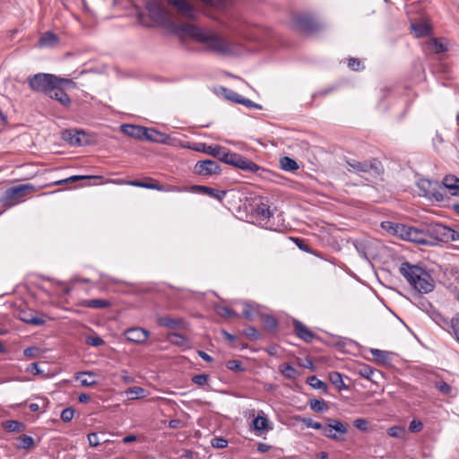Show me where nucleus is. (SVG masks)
<instances>
[{
  "label": "nucleus",
  "instance_id": "obj_1",
  "mask_svg": "<svg viewBox=\"0 0 459 459\" xmlns=\"http://www.w3.org/2000/svg\"><path fill=\"white\" fill-rule=\"evenodd\" d=\"M173 31L179 38L189 36L194 40L204 44L207 50L219 55L229 56L233 53L231 43L219 36L212 30L185 23L176 25Z\"/></svg>",
  "mask_w": 459,
  "mask_h": 459
},
{
  "label": "nucleus",
  "instance_id": "obj_2",
  "mask_svg": "<svg viewBox=\"0 0 459 459\" xmlns=\"http://www.w3.org/2000/svg\"><path fill=\"white\" fill-rule=\"evenodd\" d=\"M399 272L418 292L427 294L434 290L435 281L424 268L405 261L401 264Z\"/></svg>",
  "mask_w": 459,
  "mask_h": 459
},
{
  "label": "nucleus",
  "instance_id": "obj_3",
  "mask_svg": "<svg viewBox=\"0 0 459 459\" xmlns=\"http://www.w3.org/2000/svg\"><path fill=\"white\" fill-rule=\"evenodd\" d=\"M33 190L35 186L29 183L8 187L0 197V204L5 209L11 208L23 202Z\"/></svg>",
  "mask_w": 459,
  "mask_h": 459
},
{
  "label": "nucleus",
  "instance_id": "obj_4",
  "mask_svg": "<svg viewBox=\"0 0 459 459\" xmlns=\"http://www.w3.org/2000/svg\"><path fill=\"white\" fill-rule=\"evenodd\" d=\"M167 3L173 6L178 14L183 18L189 20H197L200 13L197 9H195L192 4H190L186 0H166ZM206 5L212 7H221L223 5L222 0H200Z\"/></svg>",
  "mask_w": 459,
  "mask_h": 459
},
{
  "label": "nucleus",
  "instance_id": "obj_5",
  "mask_svg": "<svg viewBox=\"0 0 459 459\" xmlns=\"http://www.w3.org/2000/svg\"><path fill=\"white\" fill-rule=\"evenodd\" d=\"M58 77L51 74L39 73L28 77L29 87L36 92L47 94L50 91L54 83L57 82Z\"/></svg>",
  "mask_w": 459,
  "mask_h": 459
},
{
  "label": "nucleus",
  "instance_id": "obj_6",
  "mask_svg": "<svg viewBox=\"0 0 459 459\" xmlns=\"http://www.w3.org/2000/svg\"><path fill=\"white\" fill-rule=\"evenodd\" d=\"M417 186L420 191V195L437 202L444 200V195L440 191L442 186L438 181L420 178L417 182Z\"/></svg>",
  "mask_w": 459,
  "mask_h": 459
},
{
  "label": "nucleus",
  "instance_id": "obj_7",
  "mask_svg": "<svg viewBox=\"0 0 459 459\" xmlns=\"http://www.w3.org/2000/svg\"><path fill=\"white\" fill-rule=\"evenodd\" d=\"M62 139L71 146H87L93 143L91 136L83 130L65 129L62 132Z\"/></svg>",
  "mask_w": 459,
  "mask_h": 459
},
{
  "label": "nucleus",
  "instance_id": "obj_8",
  "mask_svg": "<svg viewBox=\"0 0 459 459\" xmlns=\"http://www.w3.org/2000/svg\"><path fill=\"white\" fill-rule=\"evenodd\" d=\"M400 230L402 239L425 246L434 245V241L428 238V231L424 232L423 230L408 225H404L403 228H400Z\"/></svg>",
  "mask_w": 459,
  "mask_h": 459
},
{
  "label": "nucleus",
  "instance_id": "obj_9",
  "mask_svg": "<svg viewBox=\"0 0 459 459\" xmlns=\"http://www.w3.org/2000/svg\"><path fill=\"white\" fill-rule=\"evenodd\" d=\"M353 245L359 253V256L370 263L372 259L376 258L378 255L377 242L370 239H356Z\"/></svg>",
  "mask_w": 459,
  "mask_h": 459
},
{
  "label": "nucleus",
  "instance_id": "obj_10",
  "mask_svg": "<svg viewBox=\"0 0 459 459\" xmlns=\"http://www.w3.org/2000/svg\"><path fill=\"white\" fill-rule=\"evenodd\" d=\"M146 9L149 16L160 24H164L169 21V13L163 4L157 0H151L146 4Z\"/></svg>",
  "mask_w": 459,
  "mask_h": 459
},
{
  "label": "nucleus",
  "instance_id": "obj_11",
  "mask_svg": "<svg viewBox=\"0 0 459 459\" xmlns=\"http://www.w3.org/2000/svg\"><path fill=\"white\" fill-rule=\"evenodd\" d=\"M221 167L212 160H199L194 167V173L198 176H212L221 174Z\"/></svg>",
  "mask_w": 459,
  "mask_h": 459
},
{
  "label": "nucleus",
  "instance_id": "obj_12",
  "mask_svg": "<svg viewBox=\"0 0 459 459\" xmlns=\"http://www.w3.org/2000/svg\"><path fill=\"white\" fill-rule=\"evenodd\" d=\"M234 167H236L241 170H244V171L254 172V173L261 172V173H259V175L261 177H264V174L269 172L265 169L261 168L259 165H257L251 160H249L240 154H238L236 161L234 163Z\"/></svg>",
  "mask_w": 459,
  "mask_h": 459
},
{
  "label": "nucleus",
  "instance_id": "obj_13",
  "mask_svg": "<svg viewBox=\"0 0 459 459\" xmlns=\"http://www.w3.org/2000/svg\"><path fill=\"white\" fill-rule=\"evenodd\" d=\"M447 232L449 227L441 223L431 224L428 229V238L434 241V245L436 242H448Z\"/></svg>",
  "mask_w": 459,
  "mask_h": 459
},
{
  "label": "nucleus",
  "instance_id": "obj_14",
  "mask_svg": "<svg viewBox=\"0 0 459 459\" xmlns=\"http://www.w3.org/2000/svg\"><path fill=\"white\" fill-rule=\"evenodd\" d=\"M124 334L128 342L143 343L147 340L149 332L141 327H133L126 330Z\"/></svg>",
  "mask_w": 459,
  "mask_h": 459
},
{
  "label": "nucleus",
  "instance_id": "obj_15",
  "mask_svg": "<svg viewBox=\"0 0 459 459\" xmlns=\"http://www.w3.org/2000/svg\"><path fill=\"white\" fill-rule=\"evenodd\" d=\"M51 99L57 100L64 107H68L71 104V99L57 82L54 83L53 89L47 93Z\"/></svg>",
  "mask_w": 459,
  "mask_h": 459
},
{
  "label": "nucleus",
  "instance_id": "obj_16",
  "mask_svg": "<svg viewBox=\"0 0 459 459\" xmlns=\"http://www.w3.org/2000/svg\"><path fill=\"white\" fill-rule=\"evenodd\" d=\"M120 129L126 135L138 140H143L146 134V127L142 126L125 124L121 126Z\"/></svg>",
  "mask_w": 459,
  "mask_h": 459
},
{
  "label": "nucleus",
  "instance_id": "obj_17",
  "mask_svg": "<svg viewBox=\"0 0 459 459\" xmlns=\"http://www.w3.org/2000/svg\"><path fill=\"white\" fill-rule=\"evenodd\" d=\"M296 24L299 30L304 32H313L319 30L318 23L307 16H299L296 19Z\"/></svg>",
  "mask_w": 459,
  "mask_h": 459
},
{
  "label": "nucleus",
  "instance_id": "obj_18",
  "mask_svg": "<svg viewBox=\"0 0 459 459\" xmlns=\"http://www.w3.org/2000/svg\"><path fill=\"white\" fill-rule=\"evenodd\" d=\"M293 325L295 333L299 339L306 342H311L313 341L315 334L304 324L299 320H294Z\"/></svg>",
  "mask_w": 459,
  "mask_h": 459
},
{
  "label": "nucleus",
  "instance_id": "obj_19",
  "mask_svg": "<svg viewBox=\"0 0 459 459\" xmlns=\"http://www.w3.org/2000/svg\"><path fill=\"white\" fill-rule=\"evenodd\" d=\"M192 188L195 191H198L202 194H205V195H209L210 197H212L221 202L224 199V197L226 196V194H227V192L225 190H219V189L212 188V187L206 186L197 185V186H194Z\"/></svg>",
  "mask_w": 459,
  "mask_h": 459
},
{
  "label": "nucleus",
  "instance_id": "obj_20",
  "mask_svg": "<svg viewBox=\"0 0 459 459\" xmlns=\"http://www.w3.org/2000/svg\"><path fill=\"white\" fill-rule=\"evenodd\" d=\"M157 323L159 325L169 328V329H178L184 325V320L182 318L170 317L169 316H159L157 318Z\"/></svg>",
  "mask_w": 459,
  "mask_h": 459
},
{
  "label": "nucleus",
  "instance_id": "obj_21",
  "mask_svg": "<svg viewBox=\"0 0 459 459\" xmlns=\"http://www.w3.org/2000/svg\"><path fill=\"white\" fill-rule=\"evenodd\" d=\"M347 164L350 167L349 170L353 171L355 173H368L372 169H375L376 167L373 164L368 162H359L355 160H347Z\"/></svg>",
  "mask_w": 459,
  "mask_h": 459
},
{
  "label": "nucleus",
  "instance_id": "obj_22",
  "mask_svg": "<svg viewBox=\"0 0 459 459\" xmlns=\"http://www.w3.org/2000/svg\"><path fill=\"white\" fill-rule=\"evenodd\" d=\"M169 138V136L164 133H161L154 128L146 127V134L143 140H148L153 143H165Z\"/></svg>",
  "mask_w": 459,
  "mask_h": 459
},
{
  "label": "nucleus",
  "instance_id": "obj_23",
  "mask_svg": "<svg viewBox=\"0 0 459 459\" xmlns=\"http://www.w3.org/2000/svg\"><path fill=\"white\" fill-rule=\"evenodd\" d=\"M58 41L59 39L56 33L52 31H46L40 36L38 45L39 48H48L55 46Z\"/></svg>",
  "mask_w": 459,
  "mask_h": 459
},
{
  "label": "nucleus",
  "instance_id": "obj_24",
  "mask_svg": "<svg viewBox=\"0 0 459 459\" xmlns=\"http://www.w3.org/2000/svg\"><path fill=\"white\" fill-rule=\"evenodd\" d=\"M194 151L204 152L212 157H216L220 155L219 151L221 150V145H208L204 143H195L192 147Z\"/></svg>",
  "mask_w": 459,
  "mask_h": 459
},
{
  "label": "nucleus",
  "instance_id": "obj_25",
  "mask_svg": "<svg viewBox=\"0 0 459 459\" xmlns=\"http://www.w3.org/2000/svg\"><path fill=\"white\" fill-rule=\"evenodd\" d=\"M428 316L433 320L437 325L445 330H448L450 320H447L438 310L435 307L430 309Z\"/></svg>",
  "mask_w": 459,
  "mask_h": 459
},
{
  "label": "nucleus",
  "instance_id": "obj_26",
  "mask_svg": "<svg viewBox=\"0 0 459 459\" xmlns=\"http://www.w3.org/2000/svg\"><path fill=\"white\" fill-rule=\"evenodd\" d=\"M443 186L445 188L451 190V195L459 196V178L448 175L443 179Z\"/></svg>",
  "mask_w": 459,
  "mask_h": 459
},
{
  "label": "nucleus",
  "instance_id": "obj_27",
  "mask_svg": "<svg viewBox=\"0 0 459 459\" xmlns=\"http://www.w3.org/2000/svg\"><path fill=\"white\" fill-rule=\"evenodd\" d=\"M427 48L435 54H441L447 51V46L445 41L433 38L427 42Z\"/></svg>",
  "mask_w": 459,
  "mask_h": 459
},
{
  "label": "nucleus",
  "instance_id": "obj_28",
  "mask_svg": "<svg viewBox=\"0 0 459 459\" xmlns=\"http://www.w3.org/2000/svg\"><path fill=\"white\" fill-rule=\"evenodd\" d=\"M219 153H220V155L216 156L215 158L219 159L221 161L224 162L225 164L234 166V163L236 161V159H237V156L238 153L232 152L222 146H221V150L219 151Z\"/></svg>",
  "mask_w": 459,
  "mask_h": 459
},
{
  "label": "nucleus",
  "instance_id": "obj_29",
  "mask_svg": "<svg viewBox=\"0 0 459 459\" xmlns=\"http://www.w3.org/2000/svg\"><path fill=\"white\" fill-rule=\"evenodd\" d=\"M2 427L8 432L18 433V432L23 431L25 429L24 423L18 421V420H8L3 421Z\"/></svg>",
  "mask_w": 459,
  "mask_h": 459
},
{
  "label": "nucleus",
  "instance_id": "obj_30",
  "mask_svg": "<svg viewBox=\"0 0 459 459\" xmlns=\"http://www.w3.org/2000/svg\"><path fill=\"white\" fill-rule=\"evenodd\" d=\"M411 29L417 38L425 37L430 33V27L425 22H414L411 24Z\"/></svg>",
  "mask_w": 459,
  "mask_h": 459
},
{
  "label": "nucleus",
  "instance_id": "obj_31",
  "mask_svg": "<svg viewBox=\"0 0 459 459\" xmlns=\"http://www.w3.org/2000/svg\"><path fill=\"white\" fill-rule=\"evenodd\" d=\"M76 379H78L82 386H92L97 384L94 374L91 371L78 373Z\"/></svg>",
  "mask_w": 459,
  "mask_h": 459
},
{
  "label": "nucleus",
  "instance_id": "obj_32",
  "mask_svg": "<svg viewBox=\"0 0 459 459\" xmlns=\"http://www.w3.org/2000/svg\"><path fill=\"white\" fill-rule=\"evenodd\" d=\"M82 305L85 307L91 308H106L110 306V302L106 299H92L83 300Z\"/></svg>",
  "mask_w": 459,
  "mask_h": 459
},
{
  "label": "nucleus",
  "instance_id": "obj_33",
  "mask_svg": "<svg viewBox=\"0 0 459 459\" xmlns=\"http://www.w3.org/2000/svg\"><path fill=\"white\" fill-rule=\"evenodd\" d=\"M329 380L330 382L338 389V390H346L348 386L344 384L342 376L341 373L337 371H333L329 373Z\"/></svg>",
  "mask_w": 459,
  "mask_h": 459
},
{
  "label": "nucleus",
  "instance_id": "obj_34",
  "mask_svg": "<svg viewBox=\"0 0 459 459\" xmlns=\"http://www.w3.org/2000/svg\"><path fill=\"white\" fill-rule=\"evenodd\" d=\"M279 371L288 379H296L299 377L298 370L289 363L281 365Z\"/></svg>",
  "mask_w": 459,
  "mask_h": 459
},
{
  "label": "nucleus",
  "instance_id": "obj_35",
  "mask_svg": "<svg viewBox=\"0 0 459 459\" xmlns=\"http://www.w3.org/2000/svg\"><path fill=\"white\" fill-rule=\"evenodd\" d=\"M22 321L33 325H42L45 324V319L42 316H34L32 313H22L20 315Z\"/></svg>",
  "mask_w": 459,
  "mask_h": 459
},
{
  "label": "nucleus",
  "instance_id": "obj_36",
  "mask_svg": "<svg viewBox=\"0 0 459 459\" xmlns=\"http://www.w3.org/2000/svg\"><path fill=\"white\" fill-rule=\"evenodd\" d=\"M357 373L362 377L370 380L372 382H377L373 377L375 375V370L367 364L359 365L357 369Z\"/></svg>",
  "mask_w": 459,
  "mask_h": 459
},
{
  "label": "nucleus",
  "instance_id": "obj_37",
  "mask_svg": "<svg viewBox=\"0 0 459 459\" xmlns=\"http://www.w3.org/2000/svg\"><path fill=\"white\" fill-rule=\"evenodd\" d=\"M404 224L395 223L392 221H383L381 227L385 230L388 233L401 238V230Z\"/></svg>",
  "mask_w": 459,
  "mask_h": 459
},
{
  "label": "nucleus",
  "instance_id": "obj_38",
  "mask_svg": "<svg viewBox=\"0 0 459 459\" xmlns=\"http://www.w3.org/2000/svg\"><path fill=\"white\" fill-rule=\"evenodd\" d=\"M255 212L263 219H269L273 215V211L270 209V205L264 202H261L256 205Z\"/></svg>",
  "mask_w": 459,
  "mask_h": 459
},
{
  "label": "nucleus",
  "instance_id": "obj_39",
  "mask_svg": "<svg viewBox=\"0 0 459 459\" xmlns=\"http://www.w3.org/2000/svg\"><path fill=\"white\" fill-rule=\"evenodd\" d=\"M370 353L373 355L375 360L381 364H385L390 359V352L378 350V349H370Z\"/></svg>",
  "mask_w": 459,
  "mask_h": 459
},
{
  "label": "nucleus",
  "instance_id": "obj_40",
  "mask_svg": "<svg viewBox=\"0 0 459 459\" xmlns=\"http://www.w3.org/2000/svg\"><path fill=\"white\" fill-rule=\"evenodd\" d=\"M447 332L459 342V313L451 318Z\"/></svg>",
  "mask_w": 459,
  "mask_h": 459
},
{
  "label": "nucleus",
  "instance_id": "obj_41",
  "mask_svg": "<svg viewBox=\"0 0 459 459\" xmlns=\"http://www.w3.org/2000/svg\"><path fill=\"white\" fill-rule=\"evenodd\" d=\"M281 168L285 171H294L299 169L298 163L292 158L284 156L280 160Z\"/></svg>",
  "mask_w": 459,
  "mask_h": 459
},
{
  "label": "nucleus",
  "instance_id": "obj_42",
  "mask_svg": "<svg viewBox=\"0 0 459 459\" xmlns=\"http://www.w3.org/2000/svg\"><path fill=\"white\" fill-rule=\"evenodd\" d=\"M261 319L263 321V325H264V329H266L268 331L274 330L278 325V322H277L276 318L273 316L262 315Z\"/></svg>",
  "mask_w": 459,
  "mask_h": 459
},
{
  "label": "nucleus",
  "instance_id": "obj_43",
  "mask_svg": "<svg viewBox=\"0 0 459 459\" xmlns=\"http://www.w3.org/2000/svg\"><path fill=\"white\" fill-rule=\"evenodd\" d=\"M18 449H29L34 446V438L31 436L22 435L19 437Z\"/></svg>",
  "mask_w": 459,
  "mask_h": 459
},
{
  "label": "nucleus",
  "instance_id": "obj_44",
  "mask_svg": "<svg viewBox=\"0 0 459 459\" xmlns=\"http://www.w3.org/2000/svg\"><path fill=\"white\" fill-rule=\"evenodd\" d=\"M311 410L316 412H323L328 409V405L324 400L314 399L309 402Z\"/></svg>",
  "mask_w": 459,
  "mask_h": 459
},
{
  "label": "nucleus",
  "instance_id": "obj_45",
  "mask_svg": "<svg viewBox=\"0 0 459 459\" xmlns=\"http://www.w3.org/2000/svg\"><path fill=\"white\" fill-rule=\"evenodd\" d=\"M257 313L256 307L248 303H244V308H243V316L245 318H247L249 321L254 320L255 314Z\"/></svg>",
  "mask_w": 459,
  "mask_h": 459
},
{
  "label": "nucleus",
  "instance_id": "obj_46",
  "mask_svg": "<svg viewBox=\"0 0 459 459\" xmlns=\"http://www.w3.org/2000/svg\"><path fill=\"white\" fill-rule=\"evenodd\" d=\"M126 393L129 399L143 398L145 395V390L140 386L130 387Z\"/></svg>",
  "mask_w": 459,
  "mask_h": 459
},
{
  "label": "nucleus",
  "instance_id": "obj_47",
  "mask_svg": "<svg viewBox=\"0 0 459 459\" xmlns=\"http://www.w3.org/2000/svg\"><path fill=\"white\" fill-rule=\"evenodd\" d=\"M307 383L314 389L325 390L326 389V384L318 379L316 376H310L307 378Z\"/></svg>",
  "mask_w": 459,
  "mask_h": 459
},
{
  "label": "nucleus",
  "instance_id": "obj_48",
  "mask_svg": "<svg viewBox=\"0 0 459 459\" xmlns=\"http://www.w3.org/2000/svg\"><path fill=\"white\" fill-rule=\"evenodd\" d=\"M268 424V419L264 416L258 415L253 420L254 429L257 431L266 429Z\"/></svg>",
  "mask_w": 459,
  "mask_h": 459
},
{
  "label": "nucleus",
  "instance_id": "obj_49",
  "mask_svg": "<svg viewBox=\"0 0 459 459\" xmlns=\"http://www.w3.org/2000/svg\"><path fill=\"white\" fill-rule=\"evenodd\" d=\"M327 422H329V427L333 429L336 432L340 434H345L347 432V428L342 421L334 419H327Z\"/></svg>",
  "mask_w": 459,
  "mask_h": 459
},
{
  "label": "nucleus",
  "instance_id": "obj_50",
  "mask_svg": "<svg viewBox=\"0 0 459 459\" xmlns=\"http://www.w3.org/2000/svg\"><path fill=\"white\" fill-rule=\"evenodd\" d=\"M216 312L219 316L224 318H230L233 316H237V314L226 306H218L216 307Z\"/></svg>",
  "mask_w": 459,
  "mask_h": 459
},
{
  "label": "nucleus",
  "instance_id": "obj_51",
  "mask_svg": "<svg viewBox=\"0 0 459 459\" xmlns=\"http://www.w3.org/2000/svg\"><path fill=\"white\" fill-rule=\"evenodd\" d=\"M85 342L93 347H99L105 343L104 340L99 335H89L86 337Z\"/></svg>",
  "mask_w": 459,
  "mask_h": 459
},
{
  "label": "nucleus",
  "instance_id": "obj_52",
  "mask_svg": "<svg viewBox=\"0 0 459 459\" xmlns=\"http://www.w3.org/2000/svg\"><path fill=\"white\" fill-rule=\"evenodd\" d=\"M243 334L246 335L252 341H256L259 339V333L257 329L254 326H248L243 330Z\"/></svg>",
  "mask_w": 459,
  "mask_h": 459
},
{
  "label": "nucleus",
  "instance_id": "obj_53",
  "mask_svg": "<svg viewBox=\"0 0 459 459\" xmlns=\"http://www.w3.org/2000/svg\"><path fill=\"white\" fill-rule=\"evenodd\" d=\"M75 413V410L73 407H66L61 412V420L64 422H70Z\"/></svg>",
  "mask_w": 459,
  "mask_h": 459
},
{
  "label": "nucleus",
  "instance_id": "obj_54",
  "mask_svg": "<svg viewBox=\"0 0 459 459\" xmlns=\"http://www.w3.org/2000/svg\"><path fill=\"white\" fill-rule=\"evenodd\" d=\"M227 368L230 370L235 371V372H242L244 371V368L242 366V362L238 359H230L226 364Z\"/></svg>",
  "mask_w": 459,
  "mask_h": 459
},
{
  "label": "nucleus",
  "instance_id": "obj_55",
  "mask_svg": "<svg viewBox=\"0 0 459 459\" xmlns=\"http://www.w3.org/2000/svg\"><path fill=\"white\" fill-rule=\"evenodd\" d=\"M222 91L225 93V98L227 100H231L232 102H235V103H238L242 97L241 95H239L238 93H237L236 91H234L232 90L222 88Z\"/></svg>",
  "mask_w": 459,
  "mask_h": 459
},
{
  "label": "nucleus",
  "instance_id": "obj_56",
  "mask_svg": "<svg viewBox=\"0 0 459 459\" xmlns=\"http://www.w3.org/2000/svg\"><path fill=\"white\" fill-rule=\"evenodd\" d=\"M348 66L353 71H360L364 69V65L361 61L355 57H351L348 59Z\"/></svg>",
  "mask_w": 459,
  "mask_h": 459
},
{
  "label": "nucleus",
  "instance_id": "obj_57",
  "mask_svg": "<svg viewBox=\"0 0 459 459\" xmlns=\"http://www.w3.org/2000/svg\"><path fill=\"white\" fill-rule=\"evenodd\" d=\"M209 376L206 374H198L192 377V381L200 386H204L208 383Z\"/></svg>",
  "mask_w": 459,
  "mask_h": 459
},
{
  "label": "nucleus",
  "instance_id": "obj_58",
  "mask_svg": "<svg viewBox=\"0 0 459 459\" xmlns=\"http://www.w3.org/2000/svg\"><path fill=\"white\" fill-rule=\"evenodd\" d=\"M435 387L444 394H449L452 391L451 386L445 381L436 382Z\"/></svg>",
  "mask_w": 459,
  "mask_h": 459
},
{
  "label": "nucleus",
  "instance_id": "obj_59",
  "mask_svg": "<svg viewBox=\"0 0 459 459\" xmlns=\"http://www.w3.org/2000/svg\"><path fill=\"white\" fill-rule=\"evenodd\" d=\"M57 84L60 85V87H62L63 89L64 87H66L68 89L76 88V83L72 79L58 77Z\"/></svg>",
  "mask_w": 459,
  "mask_h": 459
},
{
  "label": "nucleus",
  "instance_id": "obj_60",
  "mask_svg": "<svg viewBox=\"0 0 459 459\" xmlns=\"http://www.w3.org/2000/svg\"><path fill=\"white\" fill-rule=\"evenodd\" d=\"M404 433V429L399 426H394L388 429L387 434L391 437H400Z\"/></svg>",
  "mask_w": 459,
  "mask_h": 459
},
{
  "label": "nucleus",
  "instance_id": "obj_61",
  "mask_svg": "<svg viewBox=\"0 0 459 459\" xmlns=\"http://www.w3.org/2000/svg\"><path fill=\"white\" fill-rule=\"evenodd\" d=\"M238 104H242V105H244L247 108H257V109L262 108V106L260 104L255 103L251 100L246 99L243 96L241 97Z\"/></svg>",
  "mask_w": 459,
  "mask_h": 459
},
{
  "label": "nucleus",
  "instance_id": "obj_62",
  "mask_svg": "<svg viewBox=\"0 0 459 459\" xmlns=\"http://www.w3.org/2000/svg\"><path fill=\"white\" fill-rule=\"evenodd\" d=\"M423 429V423L418 420H412L409 425V430L411 432H419Z\"/></svg>",
  "mask_w": 459,
  "mask_h": 459
},
{
  "label": "nucleus",
  "instance_id": "obj_63",
  "mask_svg": "<svg viewBox=\"0 0 459 459\" xmlns=\"http://www.w3.org/2000/svg\"><path fill=\"white\" fill-rule=\"evenodd\" d=\"M87 438L89 441V445L91 446L96 447L100 444V440L97 433L93 432V433L88 434Z\"/></svg>",
  "mask_w": 459,
  "mask_h": 459
},
{
  "label": "nucleus",
  "instance_id": "obj_64",
  "mask_svg": "<svg viewBox=\"0 0 459 459\" xmlns=\"http://www.w3.org/2000/svg\"><path fill=\"white\" fill-rule=\"evenodd\" d=\"M212 446L215 448H224L228 446V441L222 437H215L212 440Z\"/></svg>",
  "mask_w": 459,
  "mask_h": 459
}]
</instances>
